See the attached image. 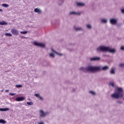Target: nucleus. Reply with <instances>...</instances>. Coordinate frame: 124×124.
<instances>
[{
  "label": "nucleus",
  "mask_w": 124,
  "mask_h": 124,
  "mask_svg": "<svg viewBox=\"0 0 124 124\" xmlns=\"http://www.w3.org/2000/svg\"><path fill=\"white\" fill-rule=\"evenodd\" d=\"M70 14H75L76 15H80L81 14L80 13H77L75 12H71Z\"/></svg>",
  "instance_id": "nucleus-14"
},
{
  "label": "nucleus",
  "mask_w": 124,
  "mask_h": 124,
  "mask_svg": "<svg viewBox=\"0 0 124 124\" xmlns=\"http://www.w3.org/2000/svg\"><path fill=\"white\" fill-rule=\"evenodd\" d=\"M120 66H124V63H121L120 64Z\"/></svg>",
  "instance_id": "nucleus-31"
},
{
  "label": "nucleus",
  "mask_w": 124,
  "mask_h": 124,
  "mask_svg": "<svg viewBox=\"0 0 124 124\" xmlns=\"http://www.w3.org/2000/svg\"><path fill=\"white\" fill-rule=\"evenodd\" d=\"M10 94L12 96L15 95V94L13 93H10Z\"/></svg>",
  "instance_id": "nucleus-32"
},
{
  "label": "nucleus",
  "mask_w": 124,
  "mask_h": 124,
  "mask_svg": "<svg viewBox=\"0 0 124 124\" xmlns=\"http://www.w3.org/2000/svg\"><path fill=\"white\" fill-rule=\"evenodd\" d=\"M9 110V108H4V111H8Z\"/></svg>",
  "instance_id": "nucleus-29"
},
{
  "label": "nucleus",
  "mask_w": 124,
  "mask_h": 124,
  "mask_svg": "<svg viewBox=\"0 0 124 124\" xmlns=\"http://www.w3.org/2000/svg\"><path fill=\"white\" fill-rule=\"evenodd\" d=\"M117 103L122 104V103H123V102L117 101Z\"/></svg>",
  "instance_id": "nucleus-36"
},
{
  "label": "nucleus",
  "mask_w": 124,
  "mask_h": 124,
  "mask_svg": "<svg viewBox=\"0 0 124 124\" xmlns=\"http://www.w3.org/2000/svg\"><path fill=\"white\" fill-rule=\"evenodd\" d=\"M38 124H44V123L42 122H41Z\"/></svg>",
  "instance_id": "nucleus-35"
},
{
  "label": "nucleus",
  "mask_w": 124,
  "mask_h": 124,
  "mask_svg": "<svg viewBox=\"0 0 124 124\" xmlns=\"http://www.w3.org/2000/svg\"><path fill=\"white\" fill-rule=\"evenodd\" d=\"M110 73L111 74H115V70L114 69H112L110 71Z\"/></svg>",
  "instance_id": "nucleus-20"
},
{
  "label": "nucleus",
  "mask_w": 124,
  "mask_h": 124,
  "mask_svg": "<svg viewBox=\"0 0 124 124\" xmlns=\"http://www.w3.org/2000/svg\"><path fill=\"white\" fill-rule=\"evenodd\" d=\"M2 6H3V7H8L9 5H8L7 4H2Z\"/></svg>",
  "instance_id": "nucleus-19"
},
{
  "label": "nucleus",
  "mask_w": 124,
  "mask_h": 124,
  "mask_svg": "<svg viewBox=\"0 0 124 124\" xmlns=\"http://www.w3.org/2000/svg\"><path fill=\"white\" fill-rule=\"evenodd\" d=\"M23 100H25V98L23 97H19L16 99V101H23Z\"/></svg>",
  "instance_id": "nucleus-8"
},
{
  "label": "nucleus",
  "mask_w": 124,
  "mask_h": 124,
  "mask_svg": "<svg viewBox=\"0 0 124 124\" xmlns=\"http://www.w3.org/2000/svg\"><path fill=\"white\" fill-rule=\"evenodd\" d=\"M47 114V112H44V111L42 110H40V117H45Z\"/></svg>",
  "instance_id": "nucleus-6"
},
{
  "label": "nucleus",
  "mask_w": 124,
  "mask_h": 124,
  "mask_svg": "<svg viewBox=\"0 0 124 124\" xmlns=\"http://www.w3.org/2000/svg\"><path fill=\"white\" fill-rule=\"evenodd\" d=\"M34 12H35L36 13H39V14L41 13V10L38 8L34 9Z\"/></svg>",
  "instance_id": "nucleus-10"
},
{
  "label": "nucleus",
  "mask_w": 124,
  "mask_h": 124,
  "mask_svg": "<svg viewBox=\"0 0 124 124\" xmlns=\"http://www.w3.org/2000/svg\"><path fill=\"white\" fill-rule=\"evenodd\" d=\"M27 104L28 105H33V102H28L27 103Z\"/></svg>",
  "instance_id": "nucleus-18"
},
{
  "label": "nucleus",
  "mask_w": 124,
  "mask_h": 124,
  "mask_svg": "<svg viewBox=\"0 0 124 124\" xmlns=\"http://www.w3.org/2000/svg\"><path fill=\"white\" fill-rule=\"evenodd\" d=\"M77 5H78V6H85V3L78 2L77 3Z\"/></svg>",
  "instance_id": "nucleus-12"
},
{
  "label": "nucleus",
  "mask_w": 124,
  "mask_h": 124,
  "mask_svg": "<svg viewBox=\"0 0 124 124\" xmlns=\"http://www.w3.org/2000/svg\"><path fill=\"white\" fill-rule=\"evenodd\" d=\"M35 96H36V97H38V98H39L41 100H43V98L40 96V95L37 94V93H35Z\"/></svg>",
  "instance_id": "nucleus-11"
},
{
  "label": "nucleus",
  "mask_w": 124,
  "mask_h": 124,
  "mask_svg": "<svg viewBox=\"0 0 124 124\" xmlns=\"http://www.w3.org/2000/svg\"><path fill=\"white\" fill-rule=\"evenodd\" d=\"M108 69H109V67L108 66H105L103 67L102 69L99 66L96 67L92 66L87 67L86 68H84L83 67L80 68V70H83V71L86 70V71L90 72H96V71H99L100 70H107Z\"/></svg>",
  "instance_id": "nucleus-1"
},
{
  "label": "nucleus",
  "mask_w": 124,
  "mask_h": 124,
  "mask_svg": "<svg viewBox=\"0 0 124 124\" xmlns=\"http://www.w3.org/2000/svg\"><path fill=\"white\" fill-rule=\"evenodd\" d=\"M110 23L111 25H116L117 24V20L112 18L110 20Z\"/></svg>",
  "instance_id": "nucleus-7"
},
{
  "label": "nucleus",
  "mask_w": 124,
  "mask_h": 124,
  "mask_svg": "<svg viewBox=\"0 0 124 124\" xmlns=\"http://www.w3.org/2000/svg\"><path fill=\"white\" fill-rule=\"evenodd\" d=\"M91 61H99L100 60V58L99 57H93L91 58Z\"/></svg>",
  "instance_id": "nucleus-9"
},
{
  "label": "nucleus",
  "mask_w": 124,
  "mask_h": 124,
  "mask_svg": "<svg viewBox=\"0 0 124 124\" xmlns=\"http://www.w3.org/2000/svg\"><path fill=\"white\" fill-rule=\"evenodd\" d=\"M116 93H114L111 94V97L112 98H116L118 99L120 97H124V91L122 88L117 87L116 89Z\"/></svg>",
  "instance_id": "nucleus-2"
},
{
  "label": "nucleus",
  "mask_w": 124,
  "mask_h": 124,
  "mask_svg": "<svg viewBox=\"0 0 124 124\" xmlns=\"http://www.w3.org/2000/svg\"><path fill=\"white\" fill-rule=\"evenodd\" d=\"M74 29L75 30V31H81L82 30V28L74 27Z\"/></svg>",
  "instance_id": "nucleus-17"
},
{
  "label": "nucleus",
  "mask_w": 124,
  "mask_h": 124,
  "mask_svg": "<svg viewBox=\"0 0 124 124\" xmlns=\"http://www.w3.org/2000/svg\"><path fill=\"white\" fill-rule=\"evenodd\" d=\"M9 92V90H5V92H6V93H8Z\"/></svg>",
  "instance_id": "nucleus-37"
},
{
  "label": "nucleus",
  "mask_w": 124,
  "mask_h": 124,
  "mask_svg": "<svg viewBox=\"0 0 124 124\" xmlns=\"http://www.w3.org/2000/svg\"><path fill=\"white\" fill-rule=\"evenodd\" d=\"M90 93H91V94H93V95L95 94V93L93 91H90Z\"/></svg>",
  "instance_id": "nucleus-28"
},
{
  "label": "nucleus",
  "mask_w": 124,
  "mask_h": 124,
  "mask_svg": "<svg viewBox=\"0 0 124 124\" xmlns=\"http://www.w3.org/2000/svg\"><path fill=\"white\" fill-rule=\"evenodd\" d=\"M11 32L12 33V34H14V35H18L19 34V31H18L16 29H11Z\"/></svg>",
  "instance_id": "nucleus-5"
},
{
  "label": "nucleus",
  "mask_w": 124,
  "mask_h": 124,
  "mask_svg": "<svg viewBox=\"0 0 124 124\" xmlns=\"http://www.w3.org/2000/svg\"><path fill=\"white\" fill-rule=\"evenodd\" d=\"M0 110L1 111H4V108H0Z\"/></svg>",
  "instance_id": "nucleus-33"
},
{
  "label": "nucleus",
  "mask_w": 124,
  "mask_h": 124,
  "mask_svg": "<svg viewBox=\"0 0 124 124\" xmlns=\"http://www.w3.org/2000/svg\"><path fill=\"white\" fill-rule=\"evenodd\" d=\"M121 50H124V46H121Z\"/></svg>",
  "instance_id": "nucleus-30"
},
{
  "label": "nucleus",
  "mask_w": 124,
  "mask_h": 124,
  "mask_svg": "<svg viewBox=\"0 0 124 124\" xmlns=\"http://www.w3.org/2000/svg\"><path fill=\"white\" fill-rule=\"evenodd\" d=\"M20 33H21V34H26V33H28V31H21Z\"/></svg>",
  "instance_id": "nucleus-22"
},
{
  "label": "nucleus",
  "mask_w": 124,
  "mask_h": 124,
  "mask_svg": "<svg viewBox=\"0 0 124 124\" xmlns=\"http://www.w3.org/2000/svg\"><path fill=\"white\" fill-rule=\"evenodd\" d=\"M52 52H54V53H55V54H57V55H59V56H62V54H58V52L54 51V50L53 49H52Z\"/></svg>",
  "instance_id": "nucleus-21"
},
{
  "label": "nucleus",
  "mask_w": 124,
  "mask_h": 124,
  "mask_svg": "<svg viewBox=\"0 0 124 124\" xmlns=\"http://www.w3.org/2000/svg\"><path fill=\"white\" fill-rule=\"evenodd\" d=\"M0 25L1 26H4V25H7V23L6 22L3 21L0 22Z\"/></svg>",
  "instance_id": "nucleus-13"
},
{
  "label": "nucleus",
  "mask_w": 124,
  "mask_h": 124,
  "mask_svg": "<svg viewBox=\"0 0 124 124\" xmlns=\"http://www.w3.org/2000/svg\"><path fill=\"white\" fill-rule=\"evenodd\" d=\"M0 12L2 11V10H1V9H0Z\"/></svg>",
  "instance_id": "nucleus-38"
},
{
  "label": "nucleus",
  "mask_w": 124,
  "mask_h": 124,
  "mask_svg": "<svg viewBox=\"0 0 124 124\" xmlns=\"http://www.w3.org/2000/svg\"><path fill=\"white\" fill-rule=\"evenodd\" d=\"M87 28H88V29H92V26L88 24L87 25Z\"/></svg>",
  "instance_id": "nucleus-27"
},
{
  "label": "nucleus",
  "mask_w": 124,
  "mask_h": 124,
  "mask_svg": "<svg viewBox=\"0 0 124 124\" xmlns=\"http://www.w3.org/2000/svg\"><path fill=\"white\" fill-rule=\"evenodd\" d=\"M49 55L50 56V57H52V58H54L55 57V54H54V53H50L49 54Z\"/></svg>",
  "instance_id": "nucleus-24"
},
{
  "label": "nucleus",
  "mask_w": 124,
  "mask_h": 124,
  "mask_svg": "<svg viewBox=\"0 0 124 124\" xmlns=\"http://www.w3.org/2000/svg\"><path fill=\"white\" fill-rule=\"evenodd\" d=\"M16 88H22V85H16Z\"/></svg>",
  "instance_id": "nucleus-26"
},
{
  "label": "nucleus",
  "mask_w": 124,
  "mask_h": 124,
  "mask_svg": "<svg viewBox=\"0 0 124 124\" xmlns=\"http://www.w3.org/2000/svg\"><path fill=\"white\" fill-rule=\"evenodd\" d=\"M101 22L102 23H107V20L106 19H102Z\"/></svg>",
  "instance_id": "nucleus-23"
},
{
  "label": "nucleus",
  "mask_w": 124,
  "mask_h": 124,
  "mask_svg": "<svg viewBox=\"0 0 124 124\" xmlns=\"http://www.w3.org/2000/svg\"><path fill=\"white\" fill-rule=\"evenodd\" d=\"M34 44L36 46L41 47L42 48H45V45L44 44L39 43L37 42H34Z\"/></svg>",
  "instance_id": "nucleus-4"
},
{
  "label": "nucleus",
  "mask_w": 124,
  "mask_h": 124,
  "mask_svg": "<svg viewBox=\"0 0 124 124\" xmlns=\"http://www.w3.org/2000/svg\"><path fill=\"white\" fill-rule=\"evenodd\" d=\"M5 35H6V36H12V34L10 33H6L5 34Z\"/></svg>",
  "instance_id": "nucleus-16"
},
{
  "label": "nucleus",
  "mask_w": 124,
  "mask_h": 124,
  "mask_svg": "<svg viewBox=\"0 0 124 124\" xmlns=\"http://www.w3.org/2000/svg\"><path fill=\"white\" fill-rule=\"evenodd\" d=\"M97 51H101L102 52H110V53H114L116 50L114 49H111L109 47L101 46L97 48Z\"/></svg>",
  "instance_id": "nucleus-3"
},
{
  "label": "nucleus",
  "mask_w": 124,
  "mask_h": 124,
  "mask_svg": "<svg viewBox=\"0 0 124 124\" xmlns=\"http://www.w3.org/2000/svg\"><path fill=\"white\" fill-rule=\"evenodd\" d=\"M121 12H122V13H124V9H122L121 10Z\"/></svg>",
  "instance_id": "nucleus-34"
},
{
  "label": "nucleus",
  "mask_w": 124,
  "mask_h": 124,
  "mask_svg": "<svg viewBox=\"0 0 124 124\" xmlns=\"http://www.w3.org/2000/svg\"><path fill=\"white\" fill-rule=\"evenodd\" d=\"M109 86H112V87H115V85L113 82L110 83Z\"/></svg>",
  "instance_id": "nucleus-25"
},
{
  "label": "nucleus",
  "mask_w": 124,
  "mask_h": 124,
  "mask_svg": "<svg viewBox=\"0 0 124 124\" xmlns=\"http://www.w3.org/2000/svg\"><path fill=\"white\" fill-rule=\"evenodd\" d=\"M6 121H5V120H3V119H0V124H6Z\"/></svg>",
  "instance_id": "nucleus-15"
}]
</instances>
